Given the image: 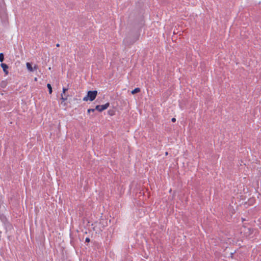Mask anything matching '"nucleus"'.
<instances>
[{
	"label": "nucleus",
	"mask_w": 261,
	"mask_h": 261,
	"mask_svg": "<svg viewBox=\"0 0 261 261\" xmlns=\"http://www.w3.org/2000/svg\"><path fill=\"white\" fill-rule=\"evenodd\" d=\"M108 114L109 115H110V116H113L114 114V112L113 111H112V110H109L108 111Z\"/></svg>",
	"instance_id": "obj_9"
},
{
	"label": "nucleus",
	"mask_w": 261,
	"mask_h": 261,
	"mask_svg": "<svg viewBox=\"0 0 261 261\" xmlns=\"http://www.w3.org/2000/svg\"><path fill=\"white\" fill-rule=\"evenodd\" d=\"M171 120L173 122H175L176 121V119L175 118H173Z\"/></svg>",
	"instance_id": "obj_13"
},
{
	"label": "nucleus",
	"mask_w": 261,
	"mask_h": 261,
	"mask_svg": "<svg viewBox=\"0 0 261 261\" xmlns=\"http://www.w3.org/2000/svg\"><path fill=\"white\" fill-rule=\"evenodd\" d=\"M4 60V56L3 53H0V62H2Z\"/></svg>",
	"instance_id": "obj_8"
},
{
	"label": "nucleus",
	"mask_w": 261,
	"mask_h": 261,
	"mask_svg": "<svg viewBox=\"0 0 261 261\" xmlns=\"http://www.w3.org/2000/svg\"><path fill=\"white\" fill-rule=\"evenodd\" d=\"M61 99H62V101L61 102V104L63 106H65V98H64L63 97V95L62 94H61Z\"/></svg>",
	"instance_id": "obj_6"
},
{
	"label": "nucleus",
	"mask_w": 261,
	"mask_h": 261,
	"mask_svg": "<svg viewBox=\"0 0 261 261\" xmlns=\"http://www.w3.org/2000/svg\"><path fill=\"white\" fill-rule=\"evenodd\" d=\"M47 87L48 89V91H49V94H51L52 93V87H51V86L50 84H47Z\"/></svg>",
	"instance_id": "obj_7"
},
{
	"label": "nucleus",
	"mask_w": 261,
	"mask_h": 261,
	"mask_svg": "<svg viewBox=\"0 0 261 261\" xmlns=\"http://www.w3.org/2000/svg\"><path fill=\"white\" fill-rule=\"evenodd\" d=\"M141 91L140 88H136L133 90L131 91V93L132 94H135L136 93L140 92Z\"/></svg>",
	"instance_id": "obj_5"
},
{
	"label": "nucleus",
	"mask_w": 261,
	"mask_h": 261,
	"mask_svg": "<svg viewBox=\"0 0 261 261\" xmlns=\"http://www.w3.org/2000/svg\"><path fill=\"white\" fill-rule=\"evenodd\" d=\"M1 66L3 68V70L4 72L5 73V74H8L9 73L8 70V66L5 63H1Z\"/></svg>",
	"instance_id": "obj_3"
},
{
	"label": "nucleus",
	"mask_w": 261,
	"mask_h": 261,
	"mask_svg": "<svg viewBox=\"0 0 261 261\" xmlns=\"http://www.w3.org/2000/svg\"><path fill=\"white\" fill-rule=\"evenodd\" d=\"M166 155H167V154H168V152H166Z\"/></svg>",
	"instance_id": "obj_16"
},
{
	"label": "nucleus",
	"mask_w": 261,
	"mask_h": 261,
	"mask_svg": "<svg viewBox=\"0 0 261 261\" xmlns=\"http://www.w3.org/2000/svg\"><path fill=\"white\" fill-rule=\"evenodd\" d=\"M27 68L31 72H33L34 71V69L33 68L32 65L31 63L28 62L26 64Z\"/></svg>",
	"instance_id": "obj_4"
},
{
	"label": "nucleus",
	"mask_w": 261,
	"mask_h": 261,
	"mask_svg": "<svg viewBox=\"0 0 261 261\" xmlns=\"http://www.w3.org/2000/svg\"><path fill=\"white\" fill-rule=\"evenodd\" d=\"M59 46V44H57V46Z\"/></svg>",
	"instance_id": "obj_15"
},
{
	"label": "nucleus",
	"mask_w": 261,
	"mask_h": 261,
	"mask_svg": "<svg viewBox=\"0 0 261 261\" xmlns=\"http://www.w3.org/2000/svg\"><path fill=\"white\" fill-rule=\"evenodd\" d=\"M85 241L86 242H89L90 241V239L89 238H86V240H85Z\"/></svg>",
	"instance_id": "obj_11"
},
{
	"label": "nucleus",
	"mask_w": 261,
	"mask_h": 261,
	"mask_svg": "<svg viewBox=\"0 0 261 261\" xmlns=\"http://www.w3.org/2000/svg\"><path fill=\"white\" fill-rule=\"evenodd\" d=\"M95 110V109H89L88 110L87 112L88 113H90L91 112H94Z\"/></svg>",
	"instance_id": "obj_10"
},
{
	"label": "nucleus",
	"mask_w": 261,
	"mask_h": 261,
	"mask_svg": "<svg viewBox=\"0 0 261 261\" xmlns=\"http://www.w3.org/2000/svg\"><path fill=\"white\" fill-rule=\"evenodd\" d=\"M97 95V91L96 90L89 91L87 95L83 98V100L84 101H87L88 100L92 101L95 99Z\"/></svg>",
	"instance_id": "obj_1"
},
{
	"label": "nucleus",
	"mask_w": 261,
	"mask_h": 261,
	"mask_svg": "<svg viewBox=\"0 0 261 261\" xmlns=\"http://www.w3.org/2000/svg\"><path fill=\"white\" fill-rule=\"evenodd\" d=\"M110 103L109 102H107L103 105H97L95 107V110H97L99 112H102L107 109L109 107Z\"/></svg>",
	"instance_id": "obj_2"
},
{
	"label": "nucleus",
	"mask_w": 261,
	"mask_h": 261,
	"mask_svg": "<svg viewBox=\"0 0 261 261\" xmlns=\"http://www.w3.org/2000/svg\"><path fill=\"white\" fill-rule=\"evenodd\" d=\"M34 69V70H36L37 69V65H35L34 68H33Z\"/></svg>",
	"instance_id": "obj_14"
},
{
	"label": "nucleus",
	"mask_w": 261,
	"mask_h": 261,
	"mask_svg": "<svg viewBox=\"0 0 261 261\" xmlns=\"http://www.w3.org/2000/svg\"><path fill=\"white\" fill-rule=\"evenodd\" d=\"M62 90H63V94H65V87H63Z\"/></svg>",
	"instance_id": "obj_12"
}]
</instances>
